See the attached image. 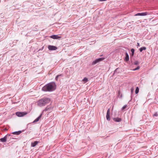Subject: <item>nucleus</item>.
<instances>
[{
    "label": "nucleus",
    "instance_id": "f257e3e1",
    "mask_svg": "<svg viewBox=\"0 0 158 158\" xmlns=\"http://www.w3.org/2000/svg\"><path fill=\"white\" fill-rule=\"evenodd\" d=\"M56 87V85L54 82L49 83L43 87L42 90L44 91H52L55 90Z\"/></svg>",
    "mask_w": 158,
    "mask_h": 158
},
{
    "label": "nucleus",
    "instance_id": "f03ea898",
    "mask_svg": "<svg viewBox=\"0 0 158 158\" xmlns=\"http://www.w3.org/2000/svg\"><path fill=\"white\" fill-rule=\"evenodd\" d=\"M50 102V99L48 98H44L39 100L37 102V105L40 106H45Z\"/></svg>",
    "mask_w": 158,
    "mask_h": 158
},
{
    "label": "nucleus",
    "instance_id": "7ed1b4c3",
    "mask_svg": "<svg viewBox=\"0 0 158 158\" xmlns=\"http://www.w3.org/2000/svg\"><path fill=\"white\" fill-rule=\"evenodd\" d=\"M27 112H18L16 113V115L18 117H23L27 114Z\"/></svg>",
    "mask_w": 158,
    "mask_h": 158
},
{
    "label": "nucleus",
    "instance_id": "20e7f679",
    "mask_svg": "<svg viewBox=\"0 0 158 158\" xmlns=\"http://www.w3.org/2000/svg\"><path fill=\"white\" fill-rule=\"evenodd\" d=\"M104 58H100L98 59H97L92 62V65H94L104 60Z\"/></svg>",
    "mask_w": 158,
    "mask_h": 158
},
{
    "label": "nucleus",
    "instance_id": "39448f33",
    "mask_svg": "<svg viewBox=\"0 0 158 158\" xmlns=\"http://www.w3.org/2000/svg\"><path fill=\"white\" fill-rule=\"evenodd\" d=\"M48 48L50 50H55L57 49V48L56 46L52 45H49Z\"/></svg>",
    "mask_w": 158,
    "mask_h": 158
},
{
    "label": "nucleus",
    "instance_id": "423d86ee",
    "mask_svg": "<svg viewBox=\"0 0 158 158\" xmlns=\"http://www.w3.org/2000/svg\"><path fill=\"white\" fill-rule=\"evenodd\" d=\"M110 109H108L106 115V119L108 120H110Z\"/></svg>",
    "mask_w": 158,
    "mask_h": 158
},
{
    "label": "nucleus",
    "instance_id": "0eeeda50",
    "mask_svg": "<svg viewBox=\"0 0 158 158\" xmlns=\"http://www.w3.org/2000/svg\"><path fill=\"white\" fill-rule=\"evenodd\" d=\"M50 37L54 39H58L61 38L60 36H59L58 35H52Z\"/></svg>",
    "mask_w": 158,
    "mask_h": 158
},
{
    "label": "nucleus",
    "instance_id": "6e6552de",
    "mask_svg": "<svg viewBox=\"0 0 158 158\" xmlns=\"http://www.w3.org/2000/svg\"><path fill=\"white\" fill-rule=\"evenodd\" d=\"M39 143V142L38 141H35L34 142L31 143V146L32 147H34L36 145Z\"/></svg>",
    "mask_w": 158,
    "mask_h": 158
},
{
    "label": "nucleus",
    "instance_id": "1a4fd4ad",
    "mask_svg": "<svg viewBox=\"0 0 158 158\" xmlns=\"http://www.w3.org/2000/svg\"><path fill=\"white\" fill-rule=\"evenodd\" d=\"M7 140V136H5L4 137L0 139V140L2 142H5Z\"/></svg>",
    "mask_w": 158,
    "mask_h": 158
},
{
    "label": "nucleus",
    "instance_id": "9d476101",
    "mask_svg": "<svg viewBox=\"0 0 158 158\" xmlns=\"http://www.w3.org/2000/svg\"><path fill=\"white\" fill-rule=\"evenodd\" d=\"M129 60V57L127 53L126 52V56L125 59V60L126 61H127Z\"/></svg>",
    "mask_w": 158,
    "mask_h": 158
},
{
    "label": "nucleus",
    "instance_id": "9b49d317",
    "mask_svg": "<svg viewBox=\"0 0 158 158\" xmlns=\"http://www.w3.org/2000/svg\"><path fill=\"white\" fill-rule=\"evenodd\" d=\"M42 114L40 115L37 118H36L34 121L33 122V123L39 121V119L41 118V117Z\"/></svg>",
    "mask_w": 158,
    "mask_h": 158
},
{
    "label": "nucleus",
    "instance_id": "f8f14e48",
    "mask_svg": "<svg viewBox=\"0 0 158 158\" xmlns=\"http://www.w3.org/2000/svg\"><path fill=\"white\" fill-rule=\"evenodd\" d=\"M114 120L115 122H120L121 121V119L120 118H114Z\"/></svg>",
    "mask_w": 158,
    "mask_h": 158
},
{
    "label": "nucleus",
    "instance_id": "ddd939ff",
    "mask_svg": "<svg viewBox=\"0 0 158 158\" xmlns=\"http://www.w3.org/2000/svg\"><path fill=\"white\" fill-rule=\"evenodd\" d=\"M21 133V131H15L13 132L12 133L13 134L15 135H18L20 134Z\"/></svg>",
    "mask_w": 158,
    "mask_h": 158
},
{
    "label": "nucleus",
    "instance_id": "4468645a",
    "mask_svg": "<svg viewBox=\"0 0 158 158\" xmlns=\"http://www.w3.org/2000/svg\"><path fill=\"white\" fill-rule=\"evenodd\" d=\"M146 49V47H142L141 48H140L139 50V51L140 52H142L143 50H145Z\"/></svg>",
    "mask_w": 158,
    "mask_h": 158
},
{
    "label": "nucleus",
    "instance_id": "2eb2a0df",
    "mask_svg": "<svg viewBox=\"0 0 158 158\" xmlns=\"http://www.w3.org/2000/svg\"><path fill=\"white\" fill-rule=\"evenodd\" d=\"M82 81L84 82V83H85L88 81V80L87 78L85 77L82 80Z\"/></svg>",
    "mask_w": 158,
    "mask_h": 158
},
{
    "label": "nucleus",
    "instance_id": "dca6fc26",
    "mask_svg": "<svg viewBox=\"0 0 158 158\" xmlns=\"http://www.w3.org/2000/svg\"><path fill=\"white\" fill-rule=\"evenodd\" d=\"M139 88L138 87H137L136 88V89H135V94H137L139 92Z\"/></svg>",
    "mask_w": 158,
    "mask_h": 158
},
{
    "label": "nucleus",
    "instance_id": "f3484780",
    "mask_svg": "<svg viewBox=\"0 0 158 158\" xmlns=\"http://www.w3.org/2000/svg\"><path fill=\"white\" fill-rule=\"evenodd\" d=\"M141 16H145L147 15V12H144L142 13H140Z\"/></svg>",
    "mask_w": 158,
    "mask_h": 158
},
{
    "label": "nucleus",
    "instance_id": "a211bd4d",
    "mask_svg": "<svg viewBox=\"0 0 158 158\" xmlns=\"http://www.w3.org/2000/svg\"><path fill=\"white\" fill-rule=\"evenodd\" d=\"M62 76V74L58 75L56 77V80H58V78L60 76Z\"/></svg>",
    "mask_w": 158,
    "mask_h": 158
},
{
    "label": "nucleus",
    "instance_id": "6ab92c4d",
    "mask_svg": "<svg viewBox=\"0 0 158 158\" xmlns=\"http://www.w3.org/2000/svg\"><path fill=\"white\" fill-rule=\"evenodd\" d=\"M131 51L132 52V56H133L134 54L135 50L134 49L132 48L131 49Z\"/></svg>",
    "mask_w": 158,
    "mask_h": 158
},
{
    "label": "nucleus",
    "instance_id": "aec40b11",
    "mask_svg": "<svg viewBox=\"0 0 158 158\" xmlns=\"http://www.w3.org/2000/svg\"><path fill=\"white\" fill-rule=\"evenodd\" d=\"M139 68H140L139 66H138L136 68L133 69V71H135V70L139 69Z\"/></svg>",
    "mask_w": 158,
    "mask_h": 158
},
{
    "label": "nucleus",
    "instance_id": "412c9836",
    "mask_svg": "<svg viewBox=\"0 0 158 158\" xmlns=\"http://www.w3.org/2000/svg\"><path fill=\"white\" fill-rule=\"evenodd\" d=\"M127 105H124L122 107V110H124V109L126 108H127Z\"/></svg>",
    "mask_w": 158,
    "mask_h": 158
},
{
    "label": "nucleus",
    "instance_id": "4be33fe9",
    "mask_svg": "<svg viewBox=\"0 0 158 158\" xmlns=\"http://www.w3.org/2000/svg\"><path fill=\"white\" fill-rule=\"evenodd\" d=\"M134 64L135 65H138L139 64L138 62L137 61H135L134 63Z\"/></svg>",
    "mask_w": 158,
    "mask_h": 158
},
{
    "label": "nucleus",
    "instance_id": "5701e85b",
    "mask_svg": "<svg viewBox=\"0 0 158 158\" xmlns=\"http://www.w3.org/2000/svg\"><path fill=\"white\" fill-rule=\"evenodd\" d=\"M135 16H141V14L140 13H138L136 14H135Z\"/></svg>",
    "mask_w": 158,
    "mask_h": 158
},
{
    "label": "nucleus",
    "instance_id": "b1692460",
    "mask_svg": "<svg viewBox=\"0 0 158 158\" xmlns=\"http://www.w3.org/2000/svg\"><path fill=\"white\" fill-rule=\"evenodd\" d=\"M133 90H134V89L133 88H132L131 89V93H132V92L133 91Z\"/></svg>",
    "mask_w": 158,
    "mask_h": 158
},
{
    "label": "nucleus",
    "instance_id": "393cba45",
    "mask_svg": "<svg viewBox=\"0 0 158 158\" xmlns=\"http://www.w3.org/2000/svg\"><path fill=\"white\" fill-rule=\"evenodd\" d=\"M153 116H157V114L156 113L155 114H154L153 115Z\"/></svg>",
    "mask_w": 158,
    "mask_h": 158
},
{
    "label": "nucleus",
    "instance_id": "a878e982",
    "mask_svg": "<svg viewBox=\"0 0 158 158\" xmlns=\"http://www.w3.org/2000/svg\"><path fill=\"white\" fill-rule=\"evenodd\" d=\"M137 46H140L139 44V43H137Z\"/></svg>",
    "mask_w": 158,
    "mask_h": 158
},
{
    "label": "nucleus",
    "instance_id": "bb28decb",
    "mask_svg": "<svg viewBox=\"0 0 158 158\" xmlns=\"http://www.w3.org/2000/svg\"><path fill=\"white\" fill-rule=\"evenodd\" d=\"M118 93H119V94L120 93V91H119L118 92Z\"/></svg>",
    "mask_w": 158,
    "mask_h": 158
}]
</instances>
